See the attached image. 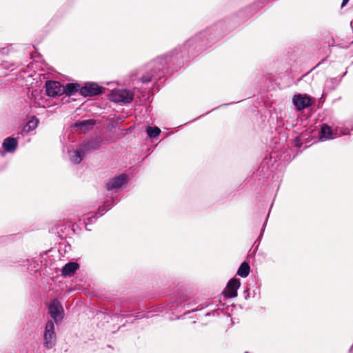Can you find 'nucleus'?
<instances>
[{"label":"nucleus","instance_id":"1","mask_svg":"<svg viewBox=\"0 0 353 353\" xmlns=\"http://www.w3.org/2000/svg\"><path fill=\"white\" fill-rule=\"evenodd\" d=\"M56 343V334L54 332V325L52 321L46 323L44 332L43 345L48 348H52Z\"/></svg>","mask_w":353,"mask_h":353},{"label":"nucleus","instance_id":"2","mask_svg":"<svg viewBox=\"0 0 353 353\" xmlns=\"http://www.w3.org/2000/svg\"><path fill=\"white\" fill-rule=\"evenodd\" d=\"M134 94L128 90H117L112 92L110 99L114 102L130 103L133 100Z\"/></svg>","mask_w":353,"mask_h":353},{"label":"nucleus","instance_id":"3","mask_svg":"<svg viewBox=\"0 0 353 353\" xmlns=\"http://www.w3.org/2000/svg\"><path fill=\"white\" fill-rule=\"evenodd\" d=\"M103 88L94 82L85 83L81 86L80 94L84 97H93L102 93Z\"/></svg>","mask_w":353,"mask_h":353},{"label":"nucleus","instance_id":"4","mask_svg":"<svg viewBox=\"0 0 353 353\" xmlns=\"http://www.w3.org/2000/svg\"><path fill=\"white\" fill-rule=\"evenodd\" d=\"M46 94L51 97H55L64 94L63 85L58 81H48L46 83Z\"/></svg>","mask_w":353,"mask_h":353},{"label":"nucleus","instance_id":"5","mask_svg":"<svg viewBox=\"0 0 353 353\" xmlns=\"http://www.w3.org/2000/svg\"><path fill=\"white\" fill-rule=\"evenodd\" d=\"M241 282L239 279L235 278L230 279L223 292L224 296L227 299L237 296V290L239 288Z\"/></svg>","mask_w":353,"mask_h":353},{"label":"nucleus","instance_id":"6","mask_svg":"<svg viewBox=\"0 0 353 353\" xmlns=\"http://www.w3.org/2000/svg\"><path fill=\"white\" fill-rule=\"evenodd\" d=\"M293 103L297 110L301 111L312 105V98L305 95L298 94L293 97Z\"/></svg>","mask_w":353,"mask_h":353},{"label":"nucleus","instance_id":"7","mask_svg":"<svg viewBox=\"0 0 353 353\" xmlns=\"http://www.w3.org/2000/svg\"><path fill=\"white\" fill-rule=\"evenodd\" d=\"M48 310L51 317L54 320L55 323H58L62 319L61 312L63 308L60 302L57 299L54 300L49 305Z\"/></svg>","mask_w":353,"mask_h":353},{"label":"nucleus","instance_id":"8","mask_svg":"<svg viewBox=\"0 0 353 353\" xmlns=\"http://www.w3.org/2000/svg\"><path fill=\"white\" fill-rule=\"evenodd\" d=\"M127 176L124 174H120L110 179L106 183V188L108 190L119 188L126 181Z\"/></svg>","mask_w":353,"mask_h":353},{"label":"nucleus","instance_id":"9","mask_svg":"<svg viewBox=\"0 0 353 353\" xmlns=\"http://www.w3.org/2000/svg\"><path fill=\"white\" fill-rule=\"evenodd\" d=\"M79 265L75 262H70L65 264L61 270V275L66 276H71L79 269Z\"/></svg>","mask_w":353,"mask_h":353},{"label":"nucleus","instance_id":"10","mask_svg":"<svg viewBox=\"0 0 353 353\" xmlns=\"http://www.w3.org/2000/svg\"><path fill=\"white\" fill-rule=\"evenodd\" d=\"M95 124L96 121L94 119H88L76 123L74 126L79 128L82 132H86L87 131L92 129Z\"/></svg>","mask_w":353,"mask_h":353},{"label":"nucleus","instance_id":"11","mask_svg":"<svg viewBox=\"0 0 353 353\" xmlns=\"http://www.w3.org/2000/svg\"><path fill=\"white\" fill-rule=\"evenodd\" d=\"M17 147V141L15 138L8 137L3 142V148L5 151L12 152L16 150Z\"/></svg>","mask_w":353,"mask_h":353},{"label":"nucleus","instance_id":"12","mask_svg":"<svg viewBox=\"0 0 353 353\" xmlns=\"http://www.w3.org/2000/svg\"><path fill=\"white\" fill-rule=\"evenodd\" d=\"M64 88V94L68 96L74 95L77 92H80V90L81 89V86L77 83H68Z\"/></svg>","mask_w":353,"mask_h":353},{"label":"nucleus","instance_id":"13","mask_svg":"<svg viewBox=\"0 0 353 353\" xmlns=\"http://www.w3.org/2000/svg\"><path fill=\"white\" fill-rule=\"evenodd\" d=\"M332 130L327 124H323L321 128V140H327L332 138Z\"/></svg>","mask_w":353,"mask_h":353},{"label":"nucleus","instance_id":"14","mask_svg":"<svg viewBox=\"0 0 353 353\" xmlns=\"http://www.w3.org/2000/svg\"><path fill=\"white\" fill-rule=\"evenodd\" d=\"M100 147L99 144L94 141H89L81 146V150L83 154L92 150H97Z\"/></svg>","mask_w":353,"mask_h":353},{"label":"nucleus","instance_id":"15","mask_svg":"<svg viewBox=\"0 0 353 353\" xmlns=\"http://www.w3.org/2000/svg\"><path fill=\"white\" fill-rule=\"evenodd\" d=\"M250 271V267L249 263L246 261H244L241 264L237 271V274L241 277L245 278L248 276Z\"/></svg>","mask_w":353,"mask_h":353},{"label":"nucleus","instance_id":"16","mask_svg":"<svg viewBox=\"0 0 353 353\" xmlns=\"http://www.w3.org/2000/svg\"><path fill=\"white\" fill-rule=\"evenodd\" d=\"M39 119L35 117H33L23 127V131L28 133L30 131L34 130L37 127Z\"/></svg>","mask_w":353,"mask_h":353},{"label":"nucleus","instance_id":"17","mask_svg":"<svg viewBox=\"0 0 353 353\" xmlns=\"http://www.w3.org/2000/svg\"><path fill=\"white\" fill-rule=\"evenodd\" d=\"M84 154L81 152V150H74L70 154V159L74 163H79L82 160V157Z\"/></svg>","mask_w":353,"mask_h":353},{"label":"nucleus","instance_id":"18","mask_svg":"<svg viewBox=\"0 0 353 353\" xmlns=\"http://www.w3.org/2000/svg\"><path fill=\"white\" fill-rule=\"evenodd\" d=\"M147 133L148 137L151 138L157 137L160 133L161 130L158 127H148L147 128Z\"/></svg>","mask_w":353,"mask_h":353},{"label":"nucleus","instance_id":"19","mask_svg":"<svg viewBox=\"0 0 353 353\" xmlns=\"http://www.w3.org/2000/svg\"><path fill=\"white\" fill-rule=\"evenodd\" d=\"M151 80H152V76L151 75H143L141 78V81L143 83H148V82L151 81Z\"/></svg>","mask_w":353,"mask_h":353},{"label":"nucleus","instance_id":"20","mask_svg":"<svg viewBox=\"0 0 353 353\" xmlns=\"http://www.w3.org/2000/svg\"><path fill=\"white\" fill-rule=\"evenodd\" d=\"M348 1L349 0H343L341 3V8L344 7L347 3Z\"/></svg>","mask_w":353,"mask_h":353}]
</instances>
